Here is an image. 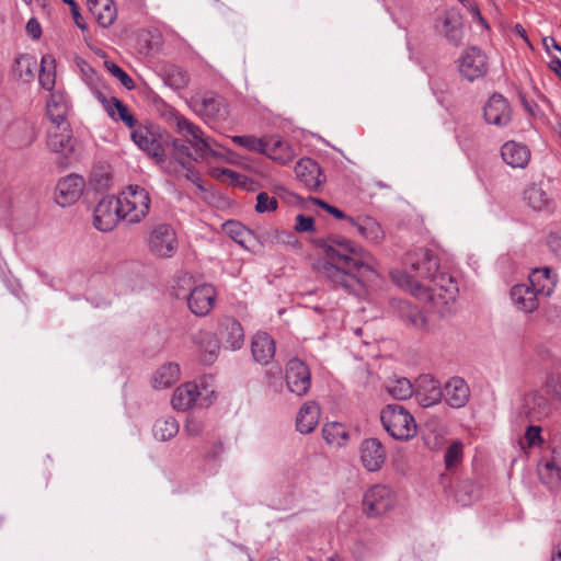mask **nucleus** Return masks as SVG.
Listing matches in <instances>:
<instances>
[{
	"label": "nucleus",
	"instance_id": "1",
	"mask_svg": "<svg viewBox=\"0 0 561 561\" xmlns=\"http://www.w3.org/2000/svg\"><path fill=\"white\" fill-rule=\"evenodd\" d=\"M323 259L317 271L335 287L353 293L359 285L356 273L378 275L376 259L364 248L344 237H330L318 242Z\"/></svg>",
	"mask_w": 561,
	"mask_h": 561
},
{
	"label": "nucleus",
	"instance_id": "2",
	"mask_svg": "<svg viewBox=\"0 0 561 561\" xmlns=\"http://www.w3.org/2000/svg\"><path fill=\"white\" fill-rule=\"evenodd\" d=\"M405 264L419 278L428 279L431 285L425 287V297L432 300L439 298L445 304L456 299L459 291L457 280L450 274L439 271L437 257L431 250L420 248L409 252Z\"/></svg>",
	"mask_w": 561,
	"mask_h": 561
},
{
	"label": "nucleus",
	"instance_id": "3",
	"mask_svg": "<svg viewBox=\"0 0 561 561\" xmlns=\"http://www.w3.org/2000/svg\"><path fill=\"white\" fill-rule=\"evenodd\" d=\"M386 432L397 440H409L416 435L417 425L413 415L400 404H388L380 413Z\"/></svg>",
	"mask_w": 561,
	"mask_h": 561
},
{
	"label": "nucleus",
	"instance_id": "4",
	"mask_svg": "<svg viewBox=\"0 0 561 561\" xmlns=\"http://www.w3.org/2000/svg\"><path fill=\"white\" fill-rule=\"evenodd\" d=\"M122 220L134 225L142 221L150 209L151 198L148 191L139 185L127 186L117 197Z\"/></svg>",
	"mask_w": 561,
	"mask_h": 561
},
{
	"label": "nucleus",
	"instance_id": "5",
	"mask_svg": "<svg viewBox=\"0 0 561 561\" xmlns=\"http://www.w3.org/2000/svg\"><path fill=\"white\" fill-rule=\"evenodd\" d=\"M145 244L152 255L162 259L172 257L179 247L174 228L165 222H158L148 228Z\"/></svg>",
	"mask_w": 561,
	"mask_h": 561
},
{
	"label": "nucleus",
	"instance_id": "6",
	"mask_svg": "<svg viewBox=\"0 0 561 561\" xmlns=\"http://www.w3.org/2000/svg\"><path fill=\"white\" fill-rule=\"evenodd\" d=\"M175 124L178 130L186 138L190 147L194 150V160L205 159L207 156L219 157L220 154L213 148L215 142L205 136L204 131L184 116H176Z\"/></svg>",
	"mask_w": 561,
	"mask_h": 561
},
{
	"label": "nucleus",
	"instance_id": "7",
	"mask_svg": "<svg viewBox=\"0 0 561 561\" xmlns=\"http://www.w3.org/2000/svg\"><path fill=\"white\" fill-rule=\"evenodd\" d=\"M192 110L206 122L221 121L228 115L225 99L215 92L193 95L190 100Z\"/></svg>",
	"mask_w": 561,
	"mask_h": 561
},
{
	"label": "nucleus",
	"instance_id": "8",
	"mask_svg": "<svg viewBox=\"0 0 561 561\" xmlns=\"http://www.w3.org/2000/svg\"><path fill=\"white\" fill-rule=\"evenodd\" d=\"M540 482L550 491L561 489V443H554L538 463Z\"/></svg>",
	"mask_w": 561,
	"mask_h": 561
},
{
	"label": "nucleus",
	"instance_id": "9",
	"mask_svg": "<svg viewBox=\"0 0 561 561\" xmlns=\"http://www.w3.org/2000/svg\"><path fill=\"white\" fill-rule=\"evenodd\" d=\"M47 147L57 154L60 167H68L76 150V140L69 125L54 126L47 135Z\"/></svg>",
	"mask_w": 561,
	"mask_h": 561
},
{
	"label": "nucleus",
	"instance_id": "10",
	"mask_svg": "<svg viewBox=\"0 0 561 561\" xmlns=\"http://www.w3.org/2000/svg\"><path fill=\"white\" fill-rule=\"evenodd\" d=\"M396 494L387 485L376 484L369 488L363 497V510L367 516L377 517L393 508Z\"/></svg>",
	"mask_w": 561,
	"mask_h": 561
},
{
	"label": "nucleus",
	"instance_id": "11",
	"mask_svg": "<svg viewBox=\"0 0 561 561\" xmlns=\"http://www.w3.org/2000/svg\"><path fill=\"white\" fill-rule=\"evenodd\" d=\"M121 217L119 201L115 196H105L100 199L93 211V225L102 231H112Z\"/></svg>",
	"mask_w": 561,
	"mask_h": 561
},
{
	"label": "nucleus",
	"instance_id": "12",
	"mask_svg": "<svg viewBox=\"0 0 561 561\" xmlns=\"http://www.w3.org/2000/svg\"><path fill=\"white\" fill-rule=\"evenodd\" d=\"M488 66L485 54L476 46L467 48L458 59L459 72L469 81L484 77Z\"/></svg>",
	"mask_w": 561,
	"mask_h": 561
},
{
	"label": "nucleus",
	"instance_id": "13",
	"mask_svg": "<svg viewBox=\"0 0 561 561\" xmlns=\"http://www.w3.org/2000/svg\"><path fill=\"white\" fill-rule=\"evenodd\" d=\"M286 385L288 390L302 397L311 387V374L309 367L299 358H291L286 365Z\"/></svg>",
	"mask_w": 561,
	"mask_h": 561
},
{
	"label": "nucleus",
	"instance_id": "14",
	"mask_svg": "<svg viewBox=\"0 0 561 561\" xmlns=\"http://www.w3.org/2000/svg\"><path fill=\"white\" fill-rule=\"evenodd\" d=\"M217 291L210 284H201L193 287L187 296V306L197 317L207 316L214 308Z\"/></svg>",
	"mask_w": 561,
	"mask_h": 561
},
{
	"label": "nucleus",
	"instance_id": "15",
	"mask_svg": "<svg viewBox=\"0 0 561 561\" xmlns=\"http://www.w3.org/2000/svg\"><path fill=\"white\" fill-rule=\"evenodd\" d=\"M85 182L78 174H69L58 181L55 191V201L61 207L76 203L84 188Z\"/></svg>",
	"mask_w": 561,
	"mask_h": 561
},
{
	"label": "nucleus",
	"instance_id": "16",
	"mask_svg": "<svg viewBox=\"0 0 561 561\" xmlns=\"http://www.w3.org/2000/svg\"><path fill=\"white\" fill-rule=\"evenodd\" d=\"M414 397L422 408H430L443 399V389L431 375H421L414 385Z\"/></svg>",
	"mask_w": 561,
	"mask_h": 561
},
{
	"label": "nucleus",
	"instance_id": "17",
	"mask_svg": "<svg viewBox=\"0 0 561 561\" xmlns=\"http://www.w3.org/2000/svg\"><path fill=\"white\" fill-rule=\"evenodd\" d=\"M218 336L227 350L237 351L244 344L243 328L239 321L231 317H225L219 322Z\"/></svg>",
	"mask_w": 561,
	"mask_h": 561
},
{
	"label": "nucleus",
	"instance_id": "18",
	"mask_svg": "<svg viewBox=\"0 0 561 561\" xmlns=\"http://www.w3.org/2000/svg\"><path fill=\"white\" fill-rule=\"evenodd\" d=\"M511 113L507 100L499 93H494L484 105V119L491 125L506 126L511 122Z\"/></svg>",
	"mask_w": 561,
	"mask_h": 561
},
{
	"label": "nucleus",
	"instance_id": "19",
	"mask_svg": "<svg viewBox=\"0 0 561 561\" xmlns=\"http://www.w3.org/2000/svg\"><path fill=\"white\" fill-rule=\"evenodd\" d=\"M294 171L296 178L309 190L317 191L324 182L320 165L310 158L299 160Z\"/></svg>",
	"mask_w": 561,
	"mask_h": 561
},
{
	"label": "nucleus",
	"instance_id": "20",
	"mask_svg": "<svg viewBox=\"0 0 561 561\" xmlns=\"http://www.w3.org/2000/svg\"><path fill=\"white\" fill-rule=\"evenodd\" d=\"M386 449L377 438H367L360 445V461L368 471H377L386 460Z\"/></svg>",
	"mask_w": 561,
	"mask_h": 561
},
{
	"label": "nucleus",
	"instance_id": "21",
	"mask_svg": "<svg viewBox=\"0 0 561 561\" xmlns=\"http://www.w3.org/2000/svg\"><path fill=\"white\" fill-rule=\"evenodd\" d=\"M443 398L453 409L463 408L470 398V389L467 382L460 377L450 378L444 389Z\"/></svg>",
	"mask_w": 561,
	"mask_h": 561
},
{
	"label": "nucleus",
	"instance_id": "22",
	"mask_svg": "<svg viewBox=\"0 0 561 561\" xmlns=\"http://www.w3.org/2000/svg\"><path fill=\"white\" fill-rule=\"evenodd\" d=\"M68 111L69 102L67 96L60 91L51 92L46 103L47 116L51 124L54 126L69 125L66 119Z\"/></svg>",
	"mask_w": 561,
	"mask_h": 561
},
{
	"label": "nucleus",
	"instance_id": "23",
	"mask_svg": "<svg viewBox=\"0 0 561 561\" xmlns=\"http://www.w3.org/2000/svg\"><path fill=\"white\" fill-rule=\"evenodd\" d=\"M199 396L201 392L198 386L195 382L188 381L175 389L171 403L173 409L184 412L196 404Z\"/></svg>",
	"mask_w": 561,
	"mask_h": 561
},
{
	"label": "nucleus",
	"instance_id": "24",
	"mask_svg": "<svg viewBox=\"0 0 561 561\" xmlns=\"http://www.w3.org/2000/svg\"><path fill=\"white\" fill-rule=\"evenodd\" d=\"M503 161L512 168H525L530 160V151L524 144L507 141L502 146Z\"/></svg>",
	"mask_w": 561,
	"mask_h": 561
},
{
	"label": "nucleus",
	"instance_id": "25",
	"mask_svg": "<svg viewBox=\"0 0 561 561\" xmlns=\"http://www.w3.org/2000/svg\"><path fill=\"white\" fill-rule=\"evenodd\" d=\"M251 351L255 362L267 365L275 355V342L267 333L257 332L252 339Z\"/></svg>",
	"mask_w": 561,
	"mask_h": 561
},
{
	"label": "nucleus",
	"instance_id": "26",
	"mask_svg": "<svg viewBox=\"0 0 561 561\" xmlns=\"http://www.w3.org/2000/svg\"><path fill=\"white\" fill-rule=\"evenodd\" d=\"M539 294L529 284H517L511 289L514 305L525 312H533L538 308Z\"/></svg>",
	"mask_w": 561,
	"mask_h": 561
},
{
	"label": "nucleus",
	"instance_id": "27",
	"mask_svg": "<svg viewBox=\"0 0 561 561\" xmlns=\"http://www.w3.org/2000/svg\"><path fill=\"white\" fill-rule=\"evenodd\" d=\"M133 141L149 156L162 160L163 148L156 135L147 127H139L131 133Z\"/></svg>",
	"mask_w": 561,
	"mask_h": 561
},
{
	"label": "nucleus",
	"instance_id": "28",
	"mask_svg": "<svg viewBox=\"0 0 561 561\" xmlns=\"http://www.w3.org/2000/svg\"><path fill=\"white\" fill-rule=\"evenodd\" d=\"M347 221L369 242L380 243L385 238L381 226L371 217L360 216L357 218H347Z\"/></svg>",
	"mask_w": 561,
	"mask_h": 561
},
{
	"label": "nucleus",
	"instance_id": "29",
	"mask_svg": "<svg viewBox=\"0 0 561 561\" xmlns=\"http://www.w3.org/2000/svg\"><path fill=\"white\" fill-rule=\"evenodd\" d=\"M320 408L314 401L305 402L296 417V427L301 434H309L317 427L320 420Z\"/></svg>",
	"mask_w": 561,
	"mask_h": 561
},
{
	"label": "nucleus",
	"instance_id": "30",
	"mask_svg": "<svg viewBox=\"0 0 561 561\" xmlns=\"http://www.w3.org/2000/svg\"><path fill=\"white\" fill-rule=\"evenodd\" d=\"M264 149L265 150L262 152L263 154L280 164L289 163L295 157L290 145L278 137H271L266 139Z\"/></svg>",
	"mask_w": 561,
	"mask_h": 561
},
{
	"label": "nucleus",
	"instance_id": "31",
	"mask_svg": "<svg viewBox=\"0 0 561 561\" xmlns=\"http://www.w3.org/2000/svg\"><path fill=\"white\" fill-rule=\"evenodd\" d=\"M88 8L102 27L111 26L117 15L113 0H88Z\"/></svg>",
	"mask_w": 561,
	"mask_h": 561
},
{
	"label": "nucleus",
	"instance_id": "32",
	"mask_svg": "<svg viewBox=\"0 0 561 561\" xmlns=\"http://www.w3.org/2000/svg\"><path fill=\"white\" fill-rule=\"evenodd\" d=\"M528 284L539 296H550L556 287V277L549 267L535 268L529 274Z\"/></svg>",
	"mask_w": 561,
	"mask_h": 561
},
{
	"label": "nucleus",
	"instance_id": "33",
	"mask_svg": "<svg viewBox=\"0 0 561 561\" xmlns=\"http://www.w3.org/2000/svg\"><path fill=\"white\" fill-rule=\"evenodd\" d=\"M193 342L198 346L201 360L205 365H210L216 360L219 352V344L210 333L199 331L193 336Z\"/></svg>",
	"mask_w": 561,
	"mask_h": 561
},
{
	"label": "nucleus",
	"instance_id": "34",
	"mask_svg": "<svg viewBox=\"0 0 561 561\" xmlns=\"http://www.w3.org/2000/svg\"><path fill=\"white\" fill-rule=\"evenodd\" d=\"M8 137L18 147L28 146L36 138L35 126L27 121H16L9 127Z\"/></svg>",
	"mask_w": 561,
	"mask_h": 561
},
{
	"label": "nucleus",
	"instance_id": "35",
	"mask_svg": "<svg viewBox=\"0 0 561 561\" xmlns=\"http://www.w3.org/2000/svg\"><path fill=\"white\" fill-rule=\"evenodd\" d=\"M224 230L236 243L247 250H252L255 245V234L239 221H227L224 225Z\"/></svg>",
	"mask_w": 561,
	"mask_h": 561
},
{
	"label": "nucleus",
	"instance_id": "36",
	"mask_svg": "<svg viewBox=\"0 0 561 561\" xmlns=\"http://www.w3.org/2000/svg\"><path fill=\"white\" fill-rule=\"evenodd\" d=\"M442 32L450 44L458 46L463 38L461 16L455 12L447 13L443 19Z\"/></svg>",
	"mask_w": 561,
	"mask_h": 561
},
{
	"label": "nucleus",
	"instance_id": "37",
	"mask_svg": "<svg viewBox=\"0 0 561 561\" xmlns=\"http://www.w3.org/2000/svg\"><path fill=\"white\" fill-rule=\"evenodd\" d=\"M396 308L399 317L409 325L416 330H422L425 328L426 319L423 312L416 306H413L405 300H399Z\"/></svg>",
	"mask_w": 561,
	"mask_h": 561
},
{
	"label": "nucleus",
	"instance_id": "38",
	"mask_svg": "<svg viewBox=\"0 0 561 561\" xmlns=\"http://www.w3.org/2000/svg\"><path fill=\"white\" fill-rule=\"evenodd\" d=\"M524 201L536 211H542L549 208L551 197L539 184H530L524 191Z\"/></svg>",
	"mask_w": 561,
	"mask_h": 561
},
{
	"label": "nucleus",
	"instance_id": "39",
	"mask_svg": "<svg viewBox=\"0 0 561 561\" xmlns=\"http://www.w3.org/2000/svg\"><path fill=\"white\" fill-rule=\"evenodd\" d=\"M180 378V367L175 363H167L158 368L152 376L154 389H167Z\"/></svg>",
	"mask_w": 561,
	"mask_h": 561
},
{
	"label": "nucleus",
	"instance_id": "40",
	"mask_svg": "<svg viewBox=\"0 0 561 561\" xmlns=\"http://www.w3.org/2000/svg\"><path fill=\"white\" fill-rule=\"evenodd\" d=\"M392 280L401 288L410 291L416 297H425V286L416 276L409 274L405 271L393 270L390 273Z\"/></svg>",
	"mask_w": 561,
	"mask_h": 561
},
{
	"label": "nucleus",
	"instance_id": "41",
	"mask_svg": "<svg viewBox=\"0 0 561 561\" xmlns=\"http://www.w3.org/2000/svg\"><path fill=\"white\" fill-rule=\"evenodd\" d=\"M324 440L334 447H343L347 444L350 432L347 427L339 422H330L322 427Z\"/></svg>",
	"mask_w": 561,
	"mask_h": 561
},
{
	"label": "nucleus",
	"instance_id": "42",
	"mask_svg": "<svg viewBox=\"0 0 561 561\" xmlns=\"http://www.w3.org/2000/svg\"><path fill=\"white\" fill-rule=\"evenodd\" d=\"M385 388L394 400H407L414 396V385L405 377L389 378Z\"/></svg>",
	"mask_w": 561,
	"mask_h": 561
},
{
	"label": "nucleus",
	"instance_id": "43",
	"mask_svg": "<svg viewBox=\"0 0 561 561\" xmlns=\"http://www.w3.org/2000/svg\"><path fill=\"white\" fill-rule=\"evenodd\" d=\"M180 430L179 422L173 416L158 419L152 427L154 438L165 442L173 438Z\"/></svg>",
	"mask_w": 561,
	"mask_h": 561
},
{
	"label": "nucleus",
	"instance_id": "44",
	"mask_svg": "<svg viewBox=\"0 0 561 561\" xmlns=\"http://www.w3.org/2000/svg\"><path fill=\"white\" fill-rule=\"evenodd\" d=\"M37 67V59L34 56L23 54L15 59L14 73L21 80L28 82L34 79Z\"/></svg>",
	"mask_w": 561,
	"mask_h": 561
},
{
	"label": "nucleus",
	"instance_id": "45",
	"mask_svg": "<svg viewBox=\"0 0 561 561\" xmlns=\"http://www.w3.org/2000/svg\"><path fill=\"white\" fill-rule=\"evenodd\" d=\"M55 59L50 55H45L41 61V72L38 81L46 90H51L55 85Z\"/></svg>",
	"mask_w": 561,
	"mask_h": 561
},
{
	"label": "nucleus",
	"instance_id": "46",
	"mask_svg": "<svg viewBox=\"0 0 561 561\" xmlns=\"http://www.w3.org/2000/svg\"><path fill=\"white\" fill-rule=\"evenodd\" d=\"M164 82L174 90H181L187 87L190 78L182 68L170 66L164 71Z\"/></svg>",
	"mask_w": 561,
	"mask_h": 561
},
{
	"label": "nucleus",
	"instance_id": "47",
	"mask_svg": "<svg viewBox=\"0 0 561 561\" xmlns=\"http://www.w3.org/2000/svg\"><path fill=\"white\" fill-rule=\"evenodd\" d=\"M171 156L174 160H176L182 167H186V162H191L194 160V157L191 152V147L186 145V142L182 139H173L171 141Z\"/></svg>",
	"mask_w": 561,
	"mask_h": 561
},
{
	"label": "nucleus",
	"instance_id": "48",
	"mask_svg": "<svg viewBox=\"0 0 561 561\" xmlns=\"http://www.w3.org/2000/svg\"><path fill=\"white\" fill-rule=\"evenodd\" d=\"M231 140L236 145L243 147V148L248 149L249 151L262 153L265 150L264 149V145L266 141L265 138H257L252 135H244V136H232Z\"/></svg>",
	"mask_w": 561,
	"mask_h": 561
},
{
	"label": "nucleus",
	"instance_id": "49",
	"mask_svg": "<svg viewBox=\"0 0 561 561\" xmlns=\"http://www.w3.org/2000/svg\"><path fill=\"white\" fill-rule=\"evenodd\" d=\"M462 443L459 440L453 442L447 448L444 461L447 469H453L462 460Z\"/></svg>",
	"mask_w": 561,
	"mask_h": 561
},
{
	"label": "nucleus",
	"instance_id": "50",
	"mask_svg": "<svg viewBox=\"0 0 561 561\" xmlns=\"http://www.w3.org/2000/svg\"><path fill=\"white\" fill-rule=\"evenodd\" d=\"M210 175L220 181H227L229 180L233 184H243L245 181V176L242 174L234 172L230 169L226 168H213L210 170Z\"/></svg>",
	"mask_w": 561,
	"mask_h": 561
},
{
	"label": "nucleus",
	"instance_id": "51",
	"mask_svg": "<svg viewBox=\"0 0 561 561\" xmlns=\"http://www.w3.org/2000/svg\"><path fill=\"white\" fill-rule=\"evenodd\" d=\"M110 182L111 176L105 169H94L90 175V185L96 191L108 188Z\"/></svg>",
	"mask_w": 561,
	"mask_h": 561
},
{
	"label": "nucleus",
	"instance_id": "52",
	"mask_svg": "<svg viewBox=\"0 0 561 561\" xmlns=\"http://www.w3.org/2000/svg\"><path fill=\"white\" fill-rule=\"evenodd\" d=\"M104 66L108 70V72L119 80V82L128 90H131L135 88L133 79L116 64L112 61H105Z\"/></svg>",
	"mask_w": 561,
	"mask_h": 561
},
{
	"label": "nucleus",
	"instance_id": "53",
	"mask_svg": "<svg viewBox=\"0 0 561 561\" xmlns=\"http://www.w3.org/2000/svg\"><path fill=\"white\" fill-rule=\"evenodd\" d=\"M278 202L275 197L270 196L266 192H261L256 196L255 210L257 213L273 211L277 208Z\"/></svg>",
	"mask_w": 561,
	"mask_h": 561
},
{
	"label": "nucleus",
	"instance_id": "54",
	"mask_svg": "<svg viewBox=\"0 0 561 561\" xmlns=\"http://www.w3.org/2000/svg\"><path fill=\"white\" fill-rule=\"evenodd\" d=\"M113 104L115 105V108L117 111L115 119H121L130 128L135 127L137 121L134 117V115L128 111L127 106L122 101Z\"/></svg>",
	"mask_w": 561,
	"mask_h": 561
},
{
	"label": "nucleus",
	"instance_id": "55",
	"mask_svg": "<svg viewBox=\"0 0 561 561\" xmlns=\"http://www.w3.org/2000/svg\"><path fill=\"white\" fill-rule=\"evenodd\" d=\"M295 229L297 232H312L314 231V221L310 216L299 214L296 216Z\"/></svg>",
	"mask_w": 561,
	"mask_h": 561
},
{
	"label": "nucleus",
	"instance_id": "56",
	"mask_svg": "<svg viewBox=\"0 0 561 561\" xmlns=\"http://www.w3.org/2000/svg\"><path fill=\"white\" fill-rule=\"evenodd\" d=\"M310 202L313 204V205H318L320 206L322 209L327 210L329 214H331L334 218L336 219H345L347 220V218H350L348 216H346L342 210H340L339 208L328 204L327 202L322 201V199H319V198H316V197H312L310 199Z\"/></svg>",
	"mask_w": 561,
	"mask_h": 561
},
{
	"label": "nucleus",
	"instance_id": "57",
	"mask_svg": "<svg viewBox=\"0 0 561 561\" xmlns=\"http://www.w3.org/2000/svg\"><path fill=\"white\" fill-rule=\"evenodd\" d=\"M182 168L186 170L185 178L190 182H192L197 188H199L201 191H204L203 180H202L199 173L192 165V162H186V167H182Z\"/></svg>",
	"mask_w": 561,
	"mask_h": 561
},
{
	"label": "nucleus",
	"instance_id": "58",
	"mask_svg": "<svg viewBox=\"0 0 561 561\" xmlns=\"http://www.w3.org/2000/svg\"><path fill=\"white\" fill-rule=\"evenodd\" d=\"M203 431V423L194 417H188L185 424V432L188 436H197Z\"/></svg>",
	"mask_w": 561,
	"mask_h": 561
},
{
	"label": "nucleus",
	"instance_id": "59",
	"mask_svg": "<svg viewBox=\"0 0 561 561\" xmlns=\"http://www.w3.org/2000/svg\"><path fill=\"white\" fill-rule=\"evenodd\" d=\"M26 32L27 34L34 38V39H37L41 37V34H42V30H41V25L38 23L37 20L35 19H31L27 23H26Z\"/></svg>",
	"mask_w": 561,
	"mask_h": 561
},
{
	"label": "nucleus",
	"instance_id": "60",
	"mask_svg": "<svg viewBox=\"0 0 561 561\" xmlns=\"http://www.w3.org/2000/svg\"><path fill=\"white\" fill-rule=\"evenodd\" d=\"M526 439L530 446L536 445V443L540 439V428L536 426H529L526 431Z\"/></svg>",
	"mask_w": 561,
	"mask_h": 561
},
{
	"label": "nucleus",
	"instance_id": "61",
	"mask_svg": "<svg viewBox=\"0 0 561 561\" xmlns=\"http://www.w3.org/2000/svg\"><path fill=\"white\" fill-rule=\"evenodd\" d=\"M548 244L557 255H561V237L559 234L551 233L548 237Z\"/></svg>",
	"mask_w": 561,
	"mask_h": 561
},
{
	"label": "nucleus",
	"instance_id": "62",
	"mask_svg": "<svg viewBox=\"0 0 561 561\" xmlns=\"http://www.w3.org/2000/svg\"><path fill=\"white\" fill-rule=\"evenodd\" d=\"M121 102L118 99L111 96L102 106L106 111V113L112 117L116 118V108L113 103Z\"/></svg>",
	"mask_w": 561,
	"mask_h": 561
},
{
	"label": "nucleus",
	"instance_id": "63",
	"mask_svg": "<svg viewBox=\"0 0 561 561\" xmlns=\"http://www.w3.org/2000/svg\"><path fill=\"white\" fill-rule=\"evenodd\" d=\"M543 45L547 51H550V48H554L556 50H561V46L556 42L553 37H545Z\"/></svg>",
	"mask_w": 561,
	"mask_h": 561
},
{
	"label": "nucleus",
	"instance_id": "64",
	"mask_svg": "<svg viewBox=\"0 0 561 561\" xmlns=\"http://www.w3.org/2000/svg\"><path fill=\"white\" fill-rule=\"evenodd\" d=\"M550 69L561 79V59L552 58L550 61Z\"/></svg>",
	"mask_w": 561,
	"mask_h": 561
}]
</instances>
